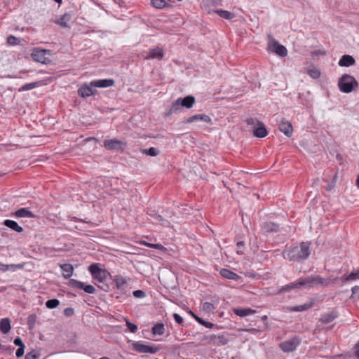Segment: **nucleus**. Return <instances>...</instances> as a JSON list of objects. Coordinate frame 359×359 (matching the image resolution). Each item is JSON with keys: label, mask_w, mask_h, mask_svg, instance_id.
<instances>
[{"label": "nucleus", "mask_w": 359, "mask_h": 359, "mask_svg": "<svg viewBox=\"0 0 359 359\" xmlns=\"http://www.w3.org/2000/svg\"><path fill=\"white\" fill-rule=\"evenodd\" d=\"M219 273L222 277L229 280H236L240 278L238 274L227 269H222Z\"/></svg>", "instance_id": "nucleus-22"}, {"label": "nucleus", "mask_w": 359, "mask_h": 359, "mask_svg": "<svg viewBox=\"0 0 359 359\" xmlns=\"http://www.w3.org/2000/svg\"><path fill=\"white\" fill-rule=\"evenodd\" d=\"M149 247L157 250H163L165 248L160 243L151 244Z\"/></svg>", "instance_id": "nucleus-55"}, {"label": "nucleus", "mask_w": 359, "mask_h": 359, "mask_svg": "<svg viewBox=\"0 0 359 359\" xmlns=\"http://www.w3.org/2000/svg\"><path fill=\"white\" fill-rule=\"evenodd\" d=\"M11 320L8 318H2L0 320V330L4 334H7L11 330Z\"/></svg>", "instance_id": "nucleus-26"}, {"label": "nucleus", "mask_w": 359, "mask_h": 359, "mask_svg": "<svg viewBox=\"0 0 359 359\" xmlns=\"http://www.w3.org/2000/svg\"><path fill=\"white\" fill-rule=\"evenodd\" d=\"M151 331L154 335H163L165 333L164 325L163 323H156L153 326Z\"/></svg>", "instance_id": "nucleus-30"}, {"label": "nucleus", "mask_w": 359, "mask_h": 359, "mask_svg": "<svg viewBox=\"0 0 359 359\" xmlns=\"http://www.w3.org/2000/svg\"><path fill=\"white\" fill-rule=\"evenodd\" d=\"M338 85L341 92L348 93L354 87L358 86V83L353 76L344 74L339 80Z\"/></svg>", "instance_id": "nucleus-5"}, {"label": "nucleus", "mask_w": 359, "mask_h": 359, "mask_svg": "<svg viewBox=\"0 0 359 359\" xmlns=\"http://www.w3.org/2000/svg\"><path fill=\"white\" fill-rule=\"evenodd\" d=\"M300 289V285H299V280L296 283H290L281 287L278 291V294H281L287 292H290L292 290Z\"/></svg>", "instance_id": "nucleus-24"}, {"label": "nucleus", "mask_w": 359, "mask_h": 359, "mask_svg": "<svg viewBox=\"0 0 359 359\" xmlns=\"http://www.w3.org/2000/svg\"><path fill=\"white\" fill-rule=\"evenodd\" d=\"M195 103V98L192 95H188L184 98H178L171 105L169 109V114L177 113L181 107L190 109Z\"/></svg>", "instance_id": "nucleus-2"}, {"label": "nucleus", "mask_w": 359, "mask_h": 359, "mask_svg": "<svg viewBox=\"0 0 359 359\" xmlns=\"http://www.w3.org/2000/svg\"><path fill=\"white\" fill-rule=\"evenodd\" d=\"M355 355L359 359V341L355 344L354 346Z\"/></svg>", "instance_id": "nucleus-57"}, {"label": "nucleus", "mask_w": 359, "mask_h": 359, "mask_svg": "<svg viewBox=\"0 0 359 359\" xmlns=\"http://www.w3.org/2000/svg\"><path fill=\"white\" fill-rule=\"evenodd\" d=\"M133 349L140 353H151L155 354L160 348L154 344H145L142 341H135L132 344Z\"/></svg>", "instance_id": "nucleus-6"}, {"label": "nucleus", "mask_w": 359, "mask_h": 359, "mask_svg": "<svg viewBox=\"0 0 359 359\" xmlns=\"http://www.w3.org/2000/svg\"><path fill=\"white\" fill-rule=\"evenodd\" d=\"M308 74L313 79H318L320 76V72L317 69H309Z\"/></svg>", "instance_id": "nucleus-41"}, {"label": "nucleus", "mask_w": 359, "mask_h": 359, "mask_svg": "<svg viewBox=\"0 0 359 359\" xmlns=\"http://www.w3.org/2000/svg\"><path fill=\"white\" fill-rule=\"evenodd\" d=\"M194 121H202L205 123H211L212 119L209 116L204 114H196V115H194V116L188 118L186 121V123H192Z\"/></svg>", "instance_id": "nucleus-15"}, {"label": "nucleus", "mask_w": 359, "mask_h": 359, "mask_svg": "<svg viewBox=\"0 0 359 359\" xmlns=\"http://www.w3.org/2000/svg\"><path fill=\"white\" fill-rule=\"evenodd\" d=\"M338 316V313L336 311H332L327 313H324L321 316L320 320L325 324L330 323L332 322L334 319H336Z\"/></svg>", "instance_id": "nucleus-18"}, {"label": "nucleus", "mask_w": 359, "mask_h": 359, "mask_svg": "<svg viewBox=\"0 0 359 359\" xmlns=\"http://www.w3.org/2000/svg\"><path fill=\"white\" fill-rule=\"evenodd\" d=\"M233 312L240 317H245L255 313V311L251 309H234Z\"/></svg>", "instance_id": "nucleus-28"}, {"label": "nucleus", "mask_w": 359, "mask_h": 359, "mask_svg": "<svg viewBox=\"0 0 359 359\" xmlns=\"http://www.w3.org/2000/svg\"><path fill=\"white\" fill-rule=\"evenodd\" d=\"M62 271V276L65 278H69L74 271L73 266L70 264H63L60 265Z\"/></svg>", "instance_id": "nucleus-23"}, {"label": "nucleus", "mask_w": 359, "mask_h": 359, "mask_svg": "<svg viewBox=\"0 0 359 359\" xmlns=\"http://www.w3.org/2000/svg\"><path fill=\"white\" fill-rule=\"evenodd\" d=\"M236 248H237V253L242 255L243 254V250L245 249V244L243 241H239L236 243Z\"/></svg>", "instance_id": "nucleus-42"}, {"label": "nucleus", "mask_w": 359, "mask_h": 359, "mask_svg": "<svg viewBox=\"0 0 359 359\" xmlns=\"http://www.w3.org/2000/svg\"><path fill=\"white\" fill-rule=\"evenodd\" d=\"M83 290L88 294H94L95 288L91 285H85Z\"/></svg>", "instance_id": "nucleus-47"}, {"label": "nucleus", "mask_w": 359, "mask_h": 359, "mask_svg": "<svg viewBox=\"0 0 359 359\" xmlns=\"http://www.w3.org/2000/svg\"><path fill=\"white\" fill-rule=\"evenodd\" d=\"M14 216L16 217H29L34 218L35 217V215L30 211L28 208H22L18 210H16L13 213Z\"/></svg>", "instance_id": "nucleus-19"}, {"label": "nucleus", "mask_w": 359, "mask_h": 359, "mask_svg": "<svg viewBox=\"0 0 359 359\" xmlns=\"http://www.w3.org/2000/svg\"><path fill=\"white\" fill-rule=\"evenodd\" d=\"M143 244H144V245H147V246L149 247V245H151V243H147V242H144V243H143Z\"/></svg>", "instance_id": "nucleus-63"}, {"label": "nucleus", "mask_w": 359, "mask_h": 359, "mask_svg": "<svg viewBox=\"0 0 359 359\" xmlns=\"http://www.w3.org/2000/svg\"><path fill=\"white\" fill-rule=\"evenodd\" d=\"M310 245L309 242H302L299 246H290L283 252V256L290 261L304 262L311 254Z\"/></svg>", "instance_id": "nucleus-1"}, {"label": "nucleus", "mask_w": 359, "mask_h": 359, "mask_svg": "<svg viewBox=\"0 0 359 359\" xmlns=\"http://www.w3.org/2000/svg\"><path fill=\"white\" fill-rule=\"evenodd\" d=\"M126 325H127V327L128 328V330L133 332V333H135L137 332V327L136 325L130 323V321L127 320L126 322Z\"/></svg>", "instance_id": "nucleus-43"}, {"label": "nucleus", "mask_w": 359, "mask_h": 359, "mask_svg": "<svg viewBox=\"0 0 359 359\" xmlns=\"http://www.w3.org/2000/svg\"><path fill=\"white\" fill-rule=\"evenodd\" d=\"M329 283L327 279L322 278L320 276H307L304 278L299 279V285L300 288L305 287H313L318 285H327Z\"/></svg>", "instance_id": "nucleus-3"}, {"label": "nucleus", "mask_w": 359, "mask_h": 359, "mask_svg": "<svg viewBox=\"0 0 359 359\" xmlns=\"http://www.w3.org/2000/svg\"><path fill=\"white\" fill-rule=\"evenodd\" d=\"M50 52L51 51L50 50L36 48L32 50L31 57L36 62H39L42 64H48L50 62V60L46 57V55H50Z\"/></svg>", "instance_id": "nucleus-9"}, {"label": "nucleus", "mask_w": 359, "mask_h": 359, "mask_svg": "<svg viewBox=\"0 0 359 359\" xmlns=\"http://www.w3.org/2000/svg\"><path fill=\"white\" fill-rule=\"evenodd\" d=\"M261 228L265 233H276L279 230V225L274 222H266L261 225Z\"/></svg>", "instance_id": "nucleus-16"}, {"label": "nucleus", "mask_w": 359, "mask_h": 359, "mask_svg": "<svg viewBox=\"0 0 359 359\" xmlns=\"http://www.w3.org/2000/svg\"><path fill=\"white\" fill-rule=\"evenodd\" d=\"M173 318H174V320L175 321L179 324V325H182L183 323V318L182 317H181L179 314L177 313H174L173 315Z\"/></svg>", "instance_id": "nucleus-53"}, {"label": "nucleus", "mask_w": 359, "mask_h": 359, "mask_svg": "<svg viewBox=\"0 0 359 359\" xmlns=\"http://www.w3.org/2000/svg\"><path fill=\"white\" fill-rule=\"evenodd\" d=\"M215 309H216L215 306L210 302H206L203 303V311H205L208 313L213 312Z\"/></svg>", "instance_id": "nucleus-40"}, {"label": "nucleus", "mask_w": 359, "mask_h": 359, "mask_svg": "<svg viewBox=\"0 0 359 359\" xmlns=\"http://www.w3.org/2000/svg\"><path fill=\"white\" fill-rule=\"evenodd\" d=\"M301 342L302 339L299 336H294L288 340L281 342L279 344V347L283 352H292L296 350Z\"/></svg>", "instance_id": "nucleus-7"}, {"label": "nucleus", "mask_w": 359, "mask_h": 359, "mask_svg": "<svg viewBox=\"0 0 359 359\" xmlns=\"http://www.w3.org/2000/svg\"><path fill=\"white\" fill-rule=\"evenodd\" d=\"M245 122L248 126H252V133L255 137L262 138L266 136L267 130L262 122L252 117L248 118Z\"/></svg>", "instance_id": "nucleus-4"}, {"label": "nucleus", "mask_w": 359, "mask_h": 359, "mask_svg": "<svg viewBox=\"0 0 359 359\" xmlns=\"http://www.w3.org/2000/svg\"><path fill=\"white\" fill-rule=\"evenodd\" d=\"M92 85L96 88H107L114 85V81L111 79H100L92 81Z\"/></svg>", "instance_id": "nucleus-17"}, {"label": "nucleus", "mask_w": 359, "mask_h": 359, "mask_svg": "<svg viewBox=\"0 0 359 359\" xmlns=\"http://www.w3.org/2000/svg\"><path fill=\"white\" fill-rule=\"evenodd\" d=\"M100 359H110V358H107V357H102V358H100Z\"/></svg>", "instance_id": "nucleus-64"}, {"label": "nucleus", "mask_w": 359, "mask_h": 359, "mask_svg": "<svg viewBox=\"0 0 359 359\" xmlns=\"http://www.w3.org/2000/svg\"><path fill=\"white\" fill-rule=\"evenodd\" d=\"M4 224L7 227L10 228L11 229L18 233H21L23 231V229L21 226H20L15 221L13 220L6 219L4 222Z\"/></svg>", "instance_id": "nucleus-25"}, {"label": "nucleus", "mask_w": 359, "mask_h": 359, "mask_svg": "<svg viewBox=\"0 0 359 359\" xmlns=\"http://www.w3.org/2000/svg\"><path fill=\"white\" fill-rule=\"evenodd\" d=\"M356 185L359 188V176H358L357 180H356Z\"/></svg>", "instance_id": "nucleus-61"}, {"label": "nucleus", "mask_w": 359, "mask_h": 359, "mask_svg": "<svg viewBox=\"0 0 359 359\" xmlns=\"http://www.w3.org/2000/svg\"><path fill=\"white\" fill-rule=\"evenodd\" d=\"M359 279V269L356 271H352L347 276H343L341 280L343 282H348Z\"/></svg>", "instance_id": "nucleus-32"}, {"label": "nucleus", "mask_w": 359, "mask_h": 359, "mask_svg": "<svg viewBox=\"0 0 359 359\" xmlns=\"http://www.w3.org/2000/svg\"><path fill=\"white\" fill-rule=\"evenodd\" d=\"M269 48L275 53L276 55L280 57H285L287 55V48L280 44L276 40H275L271 36H269Z\"/></svg>", "instance_id": "nucleus-10"}, {"label": "nucleus", "mask_w": 359, "mask_h": 359, "mask_svg": "<svg viewBox=\"0 0 359 359\" xmlns=\"http://www.w3.org/2000/svg\"><path fill=\"white\" fill-rule=\"evenodd\" d=\"M12 350H13V348H11V346H4L2 348V351H6V352L8 351L9 353H11Z\"/></svg>", "instance_id": "nucleus-58"}, {"label": "nucleus", "mask_w": 359, "mask_h": 359, "mask_svg": "<svg viewBox=\"0 0 359 359\" xmlns=\"http://www.w3.org/2000/svg\"><path fill=\"white\" fill-rule=\"evenodd\" d=\"M36 322V316L35 315H30L28 317L27 323L29 326V327H32Z\"/></svg>", "instance_id": "nucleus-50"}, {"label": "nucleus", "mask_w": 359, "mask_h": 359, "mask_svg": "<svg viewBox=\"0 0 359 359\" xmlns=\"http://www.w3.org/2000/svg\"><path fill=\"white\" fill-rule=\"evenodd\" d=\"M39 355L35 351H30L27 353L25 359H37Z\"/></svg>", "instance_id": "nucleus-46"}, {"label": "nucleus", "mask_w": 359, "mask_h": 359, "mask_svg": "<svg viewBox=\"0 0 359 359\" xmlns=\"http://www.w3.org/2000/svg\"><path fill=\"white\" fill-rule=\"evenodd\" d=\"M313 304L312 302L306 303L302 305H298L295 306H292L290 309L291 311L300 312L308 310L309 309L313 306Z\"/></svg>", "instance_id": "nucleus-31"}, {"label": "nucleus", "mask_w": 359, "mask_h": 359, "mask_svg": "<svg viewBox=\"0 0 359 359\" xmlns=\"http://www.w3.org/2000/svg\"><path fill=\"white\" fill-rule=\"evenodd\" d=\"M89 271L91 273L93 278L102 283L105 280L107 276V271L105 269L100 268L99 264H92L88 267Z\"/></svg>", "instance_id": "nucleus-8"}, {"label": "nucleus", "mask_w": 359, "mask_h": 359, "mask_svg": "<svg viewBox=\"0 0 359 359\" xmlns=\"http://www.w3.org/2000/svg\"><path fill=\"white\" fill-rule=\"evenodd\" d=\"M164 52L163 50L160 47H156L151 49L144 56L145 60L158 59L161 60L163 57Z\"/></svg>", "instance_id": "nucleus-14"}, {"label": "nucleus", "mask_w": 359, "mask_h": 359, "mask_svg": "<svg viewBox=\"0 0 359 359\" xmlns=\"http://www.w3.org/2000/svg\"><path fill=\"white\" fill-rule=\"evenodd\" d=\"M14 344L15 346H18L19 347H21V346H25V344H23L22 339H20V337H17L15 339H14V341H13Z\"/></svg>", "instance_id": "nucleus-54"}, {"label": "nucleus", "mask_w": 359, "mask_h": 359, "mask_svg": "<svg viewBox=\"0 0 359 359\" xmlns=\"http://www.w3.org/2000/svg\"><path fill=\"white\" fill-rule=\"evenodd\" d=\"M133 294L135 298H142L145 297V292L140 290H135Z\"/></svg>", "instance_id": "nucleus-49"}, {"label": "nucleus", "mask_w": 359, "mask_h": 359, "mask_svg": "<svg viewBox=\"0 0 359 359\" xmlns=\"http://www.w3.org/2000/svg\"><path fill=\"white\" fill-rule=\"evenodd\" d=\"M151 4L156 8L161 9L168 6V4L164 0H151Z\"/></svg>", "instance_id": "nucleus-34"}, {"label": "nucleus", "mask_w": 359, "mask_h": 359, "mask_svg": "<svg viewBox=\"0 0 359 359\" xmlns=\"http://www.w3.org/2000/svg\"><path fill=\"white\" fill-rule=\"evenodd\" d=\"M25 263L18 264H7L6 266V269H4V271H8V270H12V271H16L18 269H23L25 266Z\"/></svg>", "instance_id": "nucleus-37"}, {"label": "nucleus", "mask_w": 359, "mask_h": 359, "mask_svg": "<svg viewBox=\"0 0 359 359\" xmlns=\"http://www.w3.org/2000/svg\"><path fill=\"white\" fill-rule=\"evenodd\" d=\"M114 281L118 290H124L128 285L126 278L121 275L115 276Z\"/></svg>", "instance_id": "nucleus-21"}, {"label": "nucleus", "mask_w": 359, "mask_h": 359, "mask_svg": "<svg viewBox=\"0 0 359 359\" xmlns=\"http://www.w3.org/2000/svg\"><path fill=\"white\" fill-rule=\"evenodd\" d=\"M96 89L94 86L92 85V81L89 83H85L81 85L78 89L79 95L82 97H88L96 93Z\"/></svg>", "instance_id": "nucleus-12"}, {"label": "nucleus", "mask_w": 359, "mask_h": 359, "mask_svg": "<svg viewBox=\"0 0 359 359\" xmlns=\"http://www.w3.org/2000/svg\"><path fill=\"white\" fill-rule=\"evenodd\" d=\"M156 219H157V221H159V222H165V221L162 218V217H161V216H160V215H158V216L156 217ZM163 224L164 225V223H163Z\"/></svg>", "instance_id": "nucleus-59"}, {"label": "nucleus", "mask_w": 359, "mask_h": 359, "mask_svg": "<svg viewBox=\"0 0 359 359\" xmlns=\"http://www.w3.org/2000/svg\"><path fill=\"white\" fill-rule=\"evenodd\" d=\"M59 304L60 302L57 299H49L46 302V307L50 309L57 307Z\"/></svg>", "instance_id": "nucleus-38"}, {"label": "nucleus", "mask_w": 359, "mask_h": 359, "mask_svg": "<svg viewBox=\"0 0 359 359\" xmlns=\"http://www.w3.org/2000/svg\"><path fill=\"white\" fill-rule=\"evenodd\" d=\"M194 319L198 323H200L201 325H204L205 327H208V328H213L215 327L216 325L210 322H208V321H205L203 319H202L201 318L198 317V316H194Z\"/></svg>", "instance_id": "nucleus-35"}, {"label": "nucleus", "mask_w": 359, "mask_h": 359, "mask_svg": "<svg viewBox=\"0 0 359 359\" xmlns=\"http://www.w3.org/2000/svg\"><path fill=\"white\" fill-rule=\"evenodd\" d=\"M39 86V83L37 82H33V83H27V84H25L23 85L20 89H19V91H26V90H32L36 87Z\"/></svg>", "instance_id": "nucleus-39"}, {"label": "nucleus", "mask_w": 359, "mask_h": 359, "mask_svg": "<svg viewBox=\"0 0 359 359\" xmlns=\"http://www.w3.org/2000/svg\"><path fill=\"white\" fill-rule=\"evenodd\" d=\"M279 130L283 133L287 137H291L293 133V128L292 123L286 120L285 118H283L278 126Z\"/></svg>", "instance_id": "nucleus-13"}, {"label": "nucleus", "mask_w": 359, "mask_h": 359, "mask_svg": "<svg viewBox=\"0 0 359 359\" xmlns=\"http://www.w3.org/2000/svg\"><path fill=\"white\" fill-rule=\"evenodd\" d=\"M246 331L253 334H258L261 332L259 330L256 328H249L247 329Z\"/></svg>", "instance_id": "nucleus-56"}, {"label": "nucleus", "mask_w": 359, "mask_h": 359, "mask_svg": "<svg viewBox=\"0 0 359 359\" xmlns=\"http://www.w3.org/2000/svg\"><path fill=\"white\" fill-rule=\"evenodd\" d=\"M74 313V309L72 308H66L65 310H64V314L67 316V317H70V316H72Z\"/></svg>", "instance_id": "nucleus-51"}, {"label": "nucleus", "mask_w": 359, "mask_h": 359, "mask_svg": "<svg viewBox=\"0 0 359 359\" xmlns=\"http://www.w3.org/2000/svg\"><path fill=\"white\" fill-rule=\"evenodd\" d=\"M355 59L349 55H344L339 61L340 67H350L355 64Z\"/></svg>", "instance_id": "nucleus-20"}, {"label": "nucleus", "mask_w": 359, "mask_h": 359, "mask_svg": "<svg viewBox=\"0 0 359 359\" xmlns=\"http://www.w3.org/2000/svg\"><path fill=\"white\" fill-rule=\"evenodd\" d=\"M214 337L217 338L218 344L220 345H225L228 342V339L224 335H220L218 337L215 336Z\"/></svg>", "instance_id": "nucleus-44"}, {"label": "nucleus", "mask_w": 359, "mask_h": 359, "mask_svg": "<svg viewBox=\"0 0 359 359\" xmlns=\"http://www.w3.org/2000/svg\"><path fill=\"white\" fill-rule=\"evenodd\" d=\"M72 15L69 13H65L57 21V23L62 27H67L68 22L71 20Z\"/></svg>", "instance_id": "nucleus-29"}, {"label": "nucleus", "mask_w": 359, "mask_h": 359, "mask_svg": "<svg viewBox=\"0 0 359 359\" xmlns=\"http://www.w3.org/2000/svg\"><path fill=\"white\" fill-rule=\"evenodd\" d=\"M18 39L16 38L15 36H13V35H10L8 38H7V42L8 43H9L10 45H15V44H18Z\"/></svg>", "instance_id": "nucleus-45"}, {"label": "nucleus", "mask_w": 359, "mask_h": 359, "mask_svg": "<svg viewBox=\"0 0 359 359\" xmlns=\"http://www.w3.org/2000/svg\"><path fill=\"white\" fill-rule=\"evenodd\" d=\"M104 147L111 151L123 150L126 147V143L116 139L105 140L103 142Z\"/></svg>", "instance_id": "nucleus-11"}, {"label": "nucleus", "mask_w": 359, "mask_h": 359, "mask_svg": "<svg viewBox=\"0 0 359 359\" xmlns=\"http://www.w3.org/2000/svg\"><path fill=\"white\" fill-rule=\"evenodd\" d=\"M213 12L217 13L219 17L226 20H231L235 17L234 13L222 9L214 10Z\"/></svg>", "instance_id": "nucleus-27"}, {"label": "nucleus", "mask_w": 359, "mask_h": 359, "mask_svg": "<svg viewBox=\"0 0 359 359\" xmlns=\"http://www.w3.org/2000/svg\"><path fill=\"white\" fill-rule=\"evenodd\" d=\"M351 290H352L351 298L359 299V286H354Z\"/></svg>", "instance_id": "nucleus-48"}, {"label": "nucleus", "mask_w": 359, "mask_h": 359, "mask_svg": "<svg viewBox=\"0 0 359 359\" xmlns=\"http://www.w3.org/2000/svg\"><path fill=\"white\" fill-rule=\"evenodd\" d=\"M141 152L143 154L150 156H156L159 154L158 150L155 147H150L149 149H141Z\"/></svg>", "instance_id": "nucleus-33"}, {"label": "nucleus", "mask_w": 359, "mask_h": 359, "mask_svg": "<svg viewBox=\"0 0 359 359\" xmlns=\"http://www.w3.org/2000/svg\"><path fill=\"white\" fill-rule=\"evenodd\" d=\"M69 283L72 287L79 288V289L83 290L84 286L86 285L84 283L81 282L77 280H75V279H71L69 280Z\"/></svg>", "instance_id": "nucleus-36"}, {"label": "nucleus", "mask_w": 359, "mask_h": 359, "mask_svg": "<svg viewBox=\"0 0 359 359\" xmlns=\"http://www.w3.org/2000/svg\"><path fill=\"white\" fill-rule=\"evenodd\" d=\"M189 313L194 318V316H197L194 313H193L191 311H189Z\"/></svg>", "instance_id": "nucleus-62"}, {"label": "nucleus", "mask_w": 359, "mask_h": 359, "mask_svg": "<svg viewBox=\"0 0 359 359\" xmlns=\"http://www.w3.org/2000/svg\"><path fill=\"white\" fill-rule=\"evenodd\" d=\"M25 346L19 347L15 353L17 358H20L24 355Z\"/></svg>", "instance_id": "nucleus-52"}, {"label": "nucleus", "mask_w": 359, "mask_h": 359, "mask_svg": "<svg viewBox=\"0 0 359 359\" xmlns=\"http://www.w3.org/2000/svg\"><path fill=\"white\" fill-rule=\"evenodd\" d=\"M334 184H330V185H328L327 187L326 188L327 190L328 191H330L332 189V188L334 187Z\"/></svg>", "instance_id": "nucleus-60"}]
</instances>
